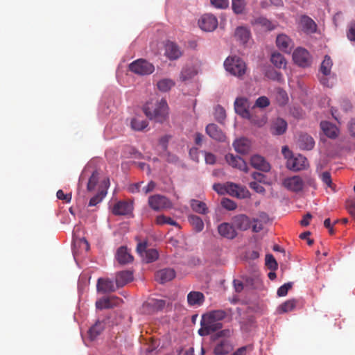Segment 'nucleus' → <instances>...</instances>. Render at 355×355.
<instances>
[{
    "instance_id": "e433bc0d",
    "label": "nucleus",
    "mask_w": 355,
    "mask_h": 355,
    "mask_svg": "<svg viewBox=\"0 0 355 355\" xmlns=\"http://www.w3.org/2000/svg\"><path fill=\"white\" fill-rule=\"evenodd\" d=\"M246 6L245 0H232V8L236 15L243 14Z\"/></svg>"
},
{
    "instance_id": "c03bdc74",
    "label": "nucleus",
    "mask_w": 355,
    "mask_h": 355,
    "mask_svg": "<svg viewBox=\"0 0 355 355\" xmlns=\"http://www.w3.org/2000/svg\"><path fill=\"white\" fill-rule=\"evenodd\" d=\"M205 315H207L208 317L211 318L213 320H217L218 322H220L226 317L227 313L223 310H215L210 311L207 313H205Z\"/></svg>"
},
{
    "instance_id": "c9c22d12",
    "label": "nucleus",
    "mask_w": 355,
    "mask_h": 355,
    "mask_svg": "<svg viewBox=\"0 0 355 355\" xmlns=\"http://www.w3.org/2000/svg\"><path fill=\"white\" fill-rule=\"evenodd\" d=\"M189 222L197 232H200L204 228L202 220L196 215H191L188 218Z\"/></svg>"
},
{
    "instance_id": "473e14b6",
    "label": "nucleus",
    "mask_w": 355,
    "mask_h": 355,
    "mask_svg": "<svg viewBox=\"0 0 355 355\" xmlns=\"http://www.w3.org/2000/svg\"><path fill=\"white\" fill-rule=\"evenodd\" d=\"M297 302V300L295 299L288 300L278 306L277 312L279 313H284L292 311L295 309Z\"/></svg>"
},
{
    "instance_id": "9d476101",
    "label": "nucleus",
    "mask_w": 355,
    "mask_h": 355,
    "mask_svg": "<svg viewBox=\"0 0 355 355\" xmlns=\"http://www.w3.org/2000/svg\"><path fill=\"white\" fill-rule=\"evenodd\" d=\"M286 166L290 170L298 171L306 168L309 166V163L304 156L298 155L289 158L287 160Z\"/></svg>"
},
{
    "instance_id": "423d86ee",
    "label": "nucleus",
    "mask_w": 355,
    "mask_h": 355,
    "mask_svg": "<svg viewBox=\"0 0 355 355\" xmlns=\"http://www.w3.org/2000/svg\"><path fill=\"white\" fill-rule=\"evenodd\" d=\"M148 205L155 211H161L172 207V202L164 196L156 194L148 198Z\"/></svg>"
},
{
    "instance_id": "49530a36",
    "label": "nucleus",
    "mask_w": 355,
    "mask_h": 355,
    "mask_svg": "<svg viewBox=\"0 0 355 355\" xmlns=\"http://www.w3.org/2000/svg\"><path fill=\"white\" fill-rule=\"evenodd\" d=\"M254 23L266 28L269 31L272 30L275 28V26L271 23L270 21L263 17H259L255 19Z\"/></svg>"
},
{
    "instance_id": "338daca9",
    "label": "nucleus",
    "mask_w": 355,
    "mask_h": 355,
    "mask_svg": "<svg viewBox=\"0 0 355 355\" xmlns=\"http://www.w3.org/2000/svg\"><path fill=\"white\" fill-rule=\"evenodd\" d=\"M214 189L220 194H224L226 193V183L224 184H216L214 185Z\"/></svg>"
},
{
    "instance_id": "a18cd8bd",
    "label": "nucleus",
    "mask_w": 355,
    "mask_h": 355,
    "mask_svg": "<svg viewBox=\"0 0 355 355\" xmlns=\"http://www.w3.org/2000/svg\"><path fill=\"white\" fill-rule=\"evenodd\" d=\"M98 180H99V173L97 171H94L89 179V181L87 183V190L89 191H93L95 189V187L98 182Z\"/></svg>"
},
{
    "instance_id": "4be33fe9",
    "label": "nucleus",
    "mask_w": 355,
    "mask_h": 355,
    "mask_svg": "<svg viewBox=\"0 0 355 355\" xmlns=\"http://www.w3.org/2000/svg\"><path fill=\"white\" fill-rule=\"evenodd\" d=\"M175 277V272L172 268H164L159 270L155 273V279L160 284H164L171 281Z\"/></svg>"
},
{
    "instance_id": "864d4df0",
    "label": "nucleus",
    "mask_w": 355,
    "mask_h": 355,
    "mask_svg": "<svg viewBox=\"0 0 355 355\" xmlns=\"http://www.w3.org/2000/svg\"><path fill=\"white\" fill-rule=\"evenodd\" d=\"M266 76L270 79L277 80L278 82H281L283 80L282 73L274 69L268 71Z\"/></svg>"
},
{
    "instance_id": "37998d69",
    "label": "nucleus",
    "mask_w": 355,
    "mask_h": 355,
    "mask_svg": "<svg viewBox=\"0 0 355 355\" xmlns=\"http://www.w3.org/2000/svg\"><path fill=\"white\" fill-rule=\"evenodd\" d=\"M320 128L323 133H337L339 131L336 125L326 121L320 123Z\"/></svg>"
},
{
    "instance_id": "603ef678",
    "label": "nucleus",
    "mask_w": 355,
    "mask_h": 355,
    "mask_svg": "<svg viewBox=\"0 0 355 355\" xmlns=\"http://www.w3.org/2000/svg\"><path fill=\"white\" fill-rule=\"evenodd\" d=\"M221 205L223 208L227 210H234L237 205L236 203L228 198H224L221 201Z\"/></svg>"
},
{
    "instance_id": "5fc2aeb1",
    "label": "nucleus",
    "mask_w": 355,
    "mask_h": 355,
    "mask_svg": "<svg viewBox=\"0 0 355 355\" xmlns=\"http://www.w3.org/2000/svg\"><path fill=\"white\" fill-rule=\"evenodd\" d=\"M211 4L218 9H225L229 6L228 0H210Z\"/></svg>"
},
{
    "instance_id": "ea45409f",
    "label": "nucleus",
    "mask_w": 355,
    "mask_h": 355,
    "mask_svg": "<svg viewBox=\"0 0 355 355\" xmlns=\"http://www.w3.org/2000/svg\"><path fill=\"white\" fill-rule=\"evenodd\" d=\"M332 60L329 55H325L323 61L321 63L320 71L324 76L330 74L332 67Z\"/></svg>"
},
{
    "instance_id": "8fccbe9b",
    "label": "nucleus",
    "mask_w": 355,
    "mask_h": 355,
    "mask_svg": "<svg viewBox=\"0 0 355 355\" xmlns=\"http://www.w3.org/2000/svg\"><path fill=\"white\" fill-rule=\"evenodd\" d=\"M266 265L272 270H275L277 268V263L273 255L267 254L266 256Z\"/></svg>"
},
{
    "instance_id": "f3484780",
    "label": "nucleus",
    "mask_w": 355,
    "mask_h": 355,
    "mask_svg": "<svg viewBox=\"0 0 355 355\" xmlns=\"http://www.w3.org/2000/svg\"><path fill=\"white\" fill-rule=\"evenodd\" d=\"M218 234L223 238L233 239L237 236V232L234 225L229 223H222L218 227Z\"/></svg>"
},
{
    "instance_id": "1a4fd4ad",
    "label": "nucleus",
    "mask_w": 355,
    "mask_h": 355,
    "mask_svg": "<svg viewBox=\"0 0 355 355\" xmlns=\"http://www.w3.org/2000/svg\"><path fill=\"white\" fill-rule=\"evenodd\" d=\"M198 24L202 31L211 32L217 28L218 19L212 14H205L199 19Z\"/></svg>"
},
{
    "instance_id": "f8f14e48",
    "label": "nucleus",
    "mask_w": 355,
    "mask_h": 355,
    "mask_svg": "<svg viewBox=\"0 0 355 355\" xmlns=\"http://www.w3.org/2000/svg\"><path fill=\"white\" fill-rule=\"evenodd\" d=\"M276 45L280 51L288 54L295 46L293 40L286 34H279L277 36Z\"/></svg>"
},
{
    "instance_id": "bf43d9fd",
    "label": "nucleus",
    "mask_w": 355,
    "mask_h": 355,
    "mask_svg": "<svg viewBox=\"0 0 355 355\" xmlns=\"http://www.w3.org/2000/svg\"><path fill=\"white\" fill-rule=\"evenodd\" d=\"M320 179L328 187H332V180L330 173L324 171L320 175Z\"/></svg>"
},
{
    "instance_id": "a878e982",
    "label": "nucleus",
    "mask_w": 355,
    "mask_h": 355,
    "mask_svg": "<svg viewBox=\"0 0 355 355\" xmlns=\"http://www.w3.org/2000/svg\"><path fill=\"white\" fill-rule=\"evenodd\" d=\"M115 257L116 259L120 264H126L130 263L133 260V257L125 246H121L117 250Z\"/></svg>"
},
{
    "instance_id": "3c124183",
    "label": "nucleus",
    "mask_w": 355,
    "mask_h": 355,
    "mask_svg": "<svg viewBox=\"0 0 355 355\" xmlns=\"http://www.w3.org/2000/svg\"><path fill=\"white\" fill-rule=\"evenodd\" d=\"M293 283L288 282L280 286L277 292V294L279 297H284L287 295L288 291L292 288Z\"/></svg>"
},
{
    "instance_id": "f704fd0d",
    "label": "nucleus",
    "mask_w": 355,
    "mask_h": 355,
    "mask_svg": "<svg viewBox=\"0 0 355 355\" xmlns=\"http://www.w3.org/2000/svg\"><path fill=\"white\" fill-rule=\"evenodd\" d=\"M190 205L191 209L198 214H206L208 212V207L204 202L193 199L191 200Z\"/></svg>"
},
{
    "instance_id": "7ed1b4c3",
    "label": "nucleus",
    "mask_w": 355,
    "mask_h": 355,
    "mask_svg": "<svg viewBox=\"0 0 355 355\" xmlns=\"http://www.w3.org/2000/svg\"><path fill=\"white\" fill-rule=\"evenodd\" d=\"M225 69L231 74L242 77L246 71L245 63L239 57L230 56L224 62Z\"/></svg>"
},
{
    "instance_id": "5701e85b",
    "label": "nucleus",
    "mask_w": 355,
    "mask_h": 355,
    "mask_svg": "<svg viewBox=\"0 0 355 355\" xmlns=\"http://www.w3.org/2000/svg\"><path fill=\"white\" fill-rule=\"evenodd\" d=\"M96 288L98 292L107 293L116 290L114 282L110 279L99 278L97 281Z\"/></svg>"
},
{
    "instance_id": "6e6d98bb",
    "label": "nucleus",
    "mask_w": 355,
    "mask_h": 355,
    "mask_svg": "<svg viewBox=\"0 0 355 355\" xmlns=\"http://www.w3.org/2000/svg\"><path fill=\"white\" fill-rule=\"evenodd\" d=\"M347 37L350 41L355 42V21L349 24Z\"/></svg>"
},
{
    "instance_id": "6e6552de",
    "label": "nucleus",
    "mask_w": 355,
    "mask_h": 355,
    "mask_svg": "<svg viewBox=\"0 0 355 355\" xmlns=\"http://www.w3.org/2000/svg\"><path fill=\"white\" fill-rule=\"evenodd\" d=\"M137 251L146 263H151L158 259L159 253L157 250L147 248L146 243H139L137 247Z\"/></svg>"
},
{
    "instance_id": "f257e3e1",
    "label": "nucleus",
    "mask_w": 355,
    "mask_h": 355,
    "mask_svg": "<svg viewBox=\"0 0 355 355\" xmlns=\"http://www.w3.org/2000/svg\"><path fill=\"white\" fill-rule=\"evenodd\" d=\"M143 111L149 119L162 123L168 117V107L166 101L164 98L155 102L151 100L144 105Z\"/></svg>"
},
{
    "instance_id": "a211bd4d",
    "label": "nucleus",
    "mask_w": 355,
    "mask_h": 355,
    "mask_svg": "<svg viewBox=\"0 0 355 355\" xmlns=\"http://www.w3.org/2000/svg\"><path fill=\"white\" fill-rule=\"evenodd\" d=\"M296 145L302 150H311L315 146V140L310 135H298Z\"/></svg>"
},
{
    "instance_id": "dca6fc26",
    "label": "nucleus",
    "mask_w": 355,
    "mask_h": 355,
    "mask_svg": "<svg viewBox=\"0 0 355 355\" xmlns=\"http://www.w3.org/2000/svg\"><path fill=\"white\" fill-rule=\"evenodd\" d=\"M225 160L232 167L238 168L245 173L248 172V166L245 160L241 157L230 153L225 155Z\"/></svg>"
},
{
    "instance_id": "f03ea898",
    "label": "nucleus",
    "mask_w": 355,
    "mask_h": 355,
    "mask_svg": "<svg viewBox=\"0 0 355 355\" xmlns=\"http://www.w3.org/2000/svg\"><path fill=\"white\" fill-rule=\"evenodd\" d=\"M250 104L245 98H237L234 102V110L236 114L242 118L248 119L251 123L259 127H261L266 123L267 117L266 114H262L259 119H255L253 114L249 110Z\"/></svg>"
},
{
    "instance_id": "cd10ccee",
    "label": "nucleus",
    "mask_w": 355,
    "mask_h": 355,
    "mask_svg": "<svg viewBox=\"0 0 355 355\" xmlns=\"http://www.w3.org/2000/svg\"><path fill=\"white\" fill-rule=\"evenodd\" d=\"M233 222L234 227L240 230H246L250 227V218L243 214L235 216Z\"/></svg>"
},
{
    "instance_id": "2eb2a0df",
    "label": "nucleus",
    "mask_w": 355,
    "mask_h": 355,
    "mask_svg": "<svg viewBox=\"0 0 355 355\" xmlns=\"http://www.w3.org/2000/svg\"><path fill=\"white\" fill-rule=\"evenodd\" d=\"M121 302V299L116 296L103 297L96 302V307L97 309L100 310L111 309L119 306Z\"/></svg>"
},
{
    "instance_id": "39448f33",
    "label": "nucleus",
    "mask_w": 355,
    "mask_h": 355,
    "mask_svg": "<svg viewBox=\"0 0 355 355\" xmlns=\"http://www.w3.org/2000/svg\"><path fill=\"white\" fill-rule=\"evenodd\" d=\"M129 69L134 73L146 76L151 74L155 71L153 64L144 59H138L129 65Z\"/></svg>"
},
{
    "instance_id": "13d9d810",
    "label": "nucleus",
    "mask_w": 355,
    "mask_h": 355,
    "mask_svg": "<svg viewBox=\"0 0 355 355\" xmlns=\"http://www.w3.org/2000/svg\"><path fill=\"white\" fill-rule=\"evenodd\" d=\"M214 115L217 120L223 121L226 116L225 109L220 105H217L215 108Z\"/></svg>"
},
{
    "instance_id": "0e129e2a",
    "label": "nucleus",
    "mask_w": 355,
    "mask_h": 355,
    "mask_svg": "<svg viewBox=\"0 0 355 355\" xmlns=\"http://www.w3.org/2000/svg\"><path fill=\"white\" fill-rule=\"evenodd\" d=\"M218 131V127L215 123H210L206 127V133H217ZM220 131L221 132L220 130Z\"/></svg>"
},
{
    "instance_id": "09e8293b",
    "label": "nucleus",
    "mask_w": 355,
    "mask_h": 355,
    "mask_svg": "<svg viewBox=\"0 0 355 355\" xmlns=\"http://www.w3.org/2000/svg\"><path fill=\"white\" fill-rule=\"evenodd\" d=\"M105 195L106 192L104 191H101L100 193H97L90 199L89 202V206H96L102 201L103 198L105 197Z\"/></svg>"
},
{
    "instance_id": "4c0bfd02",
    "label": "nucleus",
    "mask_w": 355,
    "mask_h": 355,
    "mask_svg": "<svg viewBox=\"0 0 355 355\" xmlns=\"http://www.w3.org/2000/svg\"><path fill=\"white\" fill-rule=\"evenodd\" d=\"M272 127L277 133H284L287 129V122L282 118H277L272 122Z\"/></svg>"
},
{
    "instance_id": "b1692460",
    "label": "nucleus",
    "mask_w": 355,
    "mask_h": 355,
    "mask_svg": "<svg viewBox=\"0 0 355 355\" xmlns=\"http://www.w3.org/2000/svg\"><path fill=\"white\" fill-rule=\"evenodd\" d=\"M165 54L170 60H177L182 55V51L175 42L168 41L165 46Z\"/></svg>"
},
{
    "instance_id": "680f3d73",
    "label": "nucleus",
    "mask_w": 355,
    "mask_h": 355,
    "mask_svg": "<svg viewBox=\"0 0 355 355\" xmlns=\"http://www.w3.org/2000/svg\"><path fill=\"white\" fill-rule=\"evenodd\" d=\"M56 196L58 199L64 200L65 202H69L71 200V194L64 193L61 189L57 191Z\"/></svg>"
},
{
    "instance_id": "4468645a",
    "label": "nucleus",
    "mask_w": 355,
    "mask_h": 355,
    "mask_svg": "<svg viewBox=\"0 0 355 355\" xmlns=\"http://www.w3.org/2000/svg\"><path fill=\"white\" fill-rule=\"evenodd\" d=\"M283 185L285 188L291 191L299 192L302 191L304 187V182L300 176L295 175L284 179Z\"/></svg>"
},
{
    "instance_id": "052dcab7",
    "label": "nucleus",
    "mask_w": 355,
    "mask_h": 355,
    "mask_svg": "<svg viewBox=\"0 0 355 355\" xmlns=\"http://www.w3.org/2000/svg\"><path fill=\"white\" fill-rule=\"evenodd\" d=\"M253 347L252 345H248L243 347H241L236 349L232 355H246L248 352H251L252 350Z\"/></svg>"
},
{
    "instance_id": "bb28decb",
    "label": "nucleus",
    "mask_w": 355,
    "mask_h": 355,
    "mask_svg": "<svg viewBox=\"0 0 355 355\" xmlns=\"http://www.w3.org/2000/svg\"><path fill=\"white\" fill-rule=\"evenodd\" d=\"M132 272L130 270H123L116 275L115 281L116 287H123L128 282L132 281Z\"/></svg>"
},
{
    "instance_id": "79ce46f5",
    "label": "nucleus",
    "mask_w": 355,
    "mask_h": 355,
    "mask_svg": "<svg viewBox=\"0 0 355 355\" xmlns=\"http://www.w3.org/2000/svg\"><path fill=\"white\" fill-rule=\"evenodd\" d=\"M155 223L158 225L169 224L171 225H173V226H175L177 227H180L179 224L176 221L173 220L171 218L167 217L164 215H159V216H157V218L155 219Z\"/></svg>"
},
{
    "instance_id": "393cba45",
    "label": "nucleus",
    "mask_w": 355,
    "mask_h": 355,
    "mask_svg": "<svg viewBox=\"0 0 355 355\" xmlns=\"http://www.w3.org/2000/svg\"><path fill=\"white\" fill-rule=\"evenodd\" d=\"M205 302V295L199 291H191L187 295V302L190 306H200Z\"/></svg>"
},
{
    "instance_id": "a19ab883",
    "label": "nucleus",
    "mask_w": 355,
    "mask_h": 355,
    "mask_svg": "<svg viewBox=\"0 0 355 355\" xmlns=\"http://www.w3.org/2000/svg\"><path fill=\"white\" fill-rule=\"evenodd\" d=\"M157 85L158 89L161 92H166L169 91L175 85V83L171 79L164 78L160 80L157 83Z\"/></svg>"
},
{
    "instance_id": "58836bf2",
    "label": "nucleus",
    "mask_w": 355,
    "mask_h": 355,
    "mask_svg": "<svg viewBox=\"0 0 355 355\" xmlns=\"http://www.w3.org/2000/svg\"><path fill=\"white\" fill-rule=\"evenodd\" d=\"M132 129L135 131H142L148 126V122L140 118H134L130 123Z\"/></svg>"
},
{
    "instance_id": "9b49d317",
    "label": "nucleus",
    "mask_w": 355,
    "mask_h": 355,
    "mask_svg": "<svg viewBox=\"0 0 355 355\" xmlns=\"http://www.w3.org/2000/svg\"><path fill=\"white\" fill-rule=\"evenodd\" d=\"M226 193L241 199L248 198L250 194L246 187L233 182H226Z\"/></svg>"
},
{
    "instance_id": "ddd939ff",
    "label": "nucleus",
    "mask_w": 355,
    "mask_h": 355,
    "mask_svg": "<svg viewBox=\"0 0 355 355\" xmlns=\"http://www.w3.org/2000/svg\"><path fill=\"white\" fill-rule=\"evenodd\" d=\"M166 301L158 299H149L143 304V310L146 313L152 314L164 309Z\"/></svg>"
},
{
    "instance_id": "6ab92c4d",
    "label": "nucleus",
    "mask_w": 355,
    "mask_h": 355,
    "mask_svg": "<svg viewBox=\"0 0 355 355\" xmlns=\"http://www.w3.org/2000/svg\"><path fill=\"white\" fill-rule=\"evenodd\" d=\"M250 164L253 168L263 172H268L270 170V164L259 155L256 154L251 157Z\"/></svg>"
},
{
    "instance_id": "2f4dec72",
    "label": "nucleus",
    "mask_w": 355,
    "mask_h": 355,
    "mask_svg": "<svg viewBox=\"0 0 355 355\" xmlns=\"http://www.w3.org/2000/svg\"><path fill=\"white\" fill-rule=\"evenodd\" d=\"M105 329V324L102 321L98 320L88 331L91 340H94L99 336Z\"/></svg>"
},
{
    "instance_id": "69168bd1",
    "label": "nucleus",
    "mask_w": 355,
    "mask_h": 355,
    "mask_svg": "<svg viewBox=\"0 0 355 355\" xmlns=\"http://www.w3.org/2000/svg\"><path fill=\"white\" fill-rule=\"evenodd\" d=\"M193 76V74L189 71L188 69H183L180 73V78L182 81H186L187 80L191 78Z\"/></svg>"
},
{
    "instance_id": "7c9ffc66",
    "label": "nucleus",
    "mask_w": 355,
    "mask_h": 355,
    "mask_svg": "<svg viewBox=\"0 0 355 355\" xmlns=\"http://www.w3.org/2000/svg\"><path fill=\"white\" fill-rule=\"evenodd\" d=\"M234 35L237 40L245 44L250 39V32L247 28L240 26L236 29Z\"/></svg>"
},
{
    "instance_id": "c85d7f7f",
    "label": "nucleus",
    "mask_w": 355,
    "mask_h": 355,
    "mask_svg": "<svg viewBox=\"0 0 355 355\" xmlns=\"http://www.w3.org/2000/svg\"><path fill=\"white\" fill-rule=\"evenodd\" d=\"M300 24L305 32L313 33L316 30V24L307 15H302L300 17Z\"/></svg>"
},
{
    "instance_id": "0eeeda50",
    "label": "nucleus",
    "mask_w": 355,
    "mask_h": 355,
    "mask_svg": "<svg viewBox=\"0 0 355 355\" xmlns=\"http://www.w3.org/2000/svg\"><path fill=\"white\" fill-rule=\"evenodd\" d=\"M293 60L295 64L302 67H307L311 64V56L304 48H297L293 53Z\"/></svg>"
},
{
    "instance_id": "c756f323",
    "label": "nucleus",
    "mask_w": 355,
    "mask_h": 355,
    "mask_svg": "<svg viewBox=\"0 0 355 355\" xmlns=\"http://www.w3.org/2000/svg\"><path fill=\"white\" fill-rule=\"evenodd\" d=\"M233 349L231 345L227 340H222L218 343L213 351L214 355H227Z\"/></svg>"
},
{
    "instance_id": "4d7b16f0",
    "label": "nucleus",
    "mask_w": 355,
    "mask_h": 355,
    "mask_svg": "<svg viewBox=\"0 0 355 355\" xmlns=\"http://www.w3.org/2000/svg\"><path fill=\"white\" fill-rule=\"evenodd\" d=\"M346 209L349 214L355 220V199H349L346 201Z\"/></svg>"
},
{
    "instance_id": "774afa93",
    "label": "nucleus",
    "mask_w": 355,
    "mask_h": 355,
    "mask_svg": "<svg viewBox=\"0 0 355 355\" xmlns=\"http://www.w3.org/2000/svg\"><path fill=\"white\" fill-rule=\"evenodd\" d=\"M156 184L153 181H150L147 186L143 188V191L145 194H147L149 192H151L155 189Z\"/></svg>"
},
{
    "instance_id": "de8ad7c7",
    "label": "nucleus",
    "mask_w": 355,
    "mask_h": 355,
    "mask_svg": "<svg viewBox=\"0 0 355 355\" xmlns=\"http://www.w3.org/2000/svg\"><path fill=\"white\" fill-rule=\"evenodd\" d=\"M270 105V100L268 97L263 96L259 97L256 101L254 105L252 107L254 109L256 107L265 108Z\"/></svg>"
},
{
    "instance_id": "72a5a7b5",
    "label": "nucleus",
    "mask_w": 355,
    "mask_h": 355,
    "mask_svg": "<svg viewBox=\"0 0 355 355\" xmlns=\"http://www.w3.org/2000/svg\"><path fill=\"white\" fill-rule=\"evenodd\" d=\"M271 62L277 68H285L286 65V60L283 55L279 52H274L271 55Z\"/></svg>"
},
{
    "instance_id": "412c9836",
    "label": "nucleus",
    "mask_w": 355,
    "mask_h": 355,
    "mask_svg": "<svg viewBox=\"0 0 355 355\" xmlns=\"http://www.w3.org/2000/svg\"><path fill=\"white\" fill-rule=\"evenodd\" d=\"M235 150L240 154L245 155L251 150V141L246 137H241L236 139L233 144Z\"/></svg>"
},
{
    "instance_id": "e2e57ef3",
    "label": "nucleus",
    "mask_w": 355,
    "mask_h": 355,
    "mask_svg": "<svg viewBox=\"0 0 355 355\" xmlns=\"http://www.w3.org/2000/svg\"><path fill=\"white\" fill-rule=\"evenodd\" d=\"M249 185L250 187L254 190L257 193H263L265 192L264 187L256 181L251 182Z\"/></svg>"
},
{
    "instance_id": "aec40b11",
    "label": "nucleus",
    "mask_w": 355,
    "mask_h": 355,
    "mask_svg": "<svg viewBox=\"0 0 355 355\" xmlns=\"http://www.w3.org/2000/svg\"><path fill=\"white\" fill-rule=\"evenodd\" d=\"M132 209L133 206L131 202L119 201L114 205L112 208V213L116 216L128 215L132 212Z\"/></svg>"
},
{
    "instance_id": "20e7f679",
    "label": "nucleus",
    "mask_w": 355,
    "mask_h": 355,
    "mask_svg": "<svg viewBox=\"0 0 355 355\" xmlns=\"http://www.w3.org/2000/svg\"><path fill=\"white\" fill-rule=\"evenodd\" d=\"M201 327L198 330V334L205 336L215 332L223 327L220 322L213 320L206 315H203L200 321Z\"/></svg>"
}]
</instances>
